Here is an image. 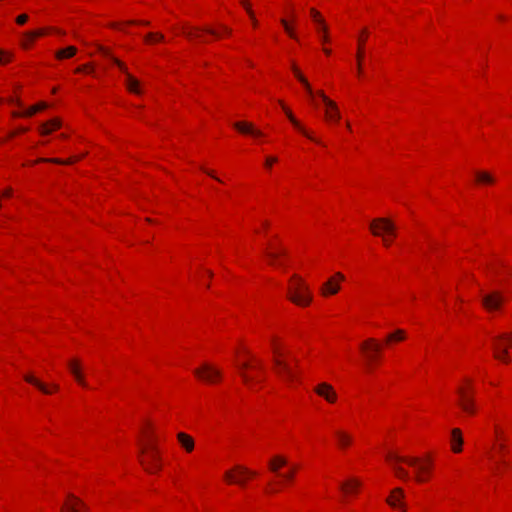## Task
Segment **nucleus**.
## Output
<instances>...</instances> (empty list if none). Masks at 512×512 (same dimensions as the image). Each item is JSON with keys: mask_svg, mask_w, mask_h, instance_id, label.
I'll use <instances>...</instances> for the list:
<instances>
[{"mask_svg": "<svg viewBox=\"0 0 512 512\" xmlns=\"http://www.w3.org/2000/svg\"><path fill=\"white\" fill-rule=\"evenodd\" d=\"M265 254L269 258L271 265L282 266L284 263L280 260V258L287 255V250L284 248H279L277 251H266Z\"/></svg>", "mask_w": 512, "mask_h": 512, "instance_id": "obj_22", "label": "nucleus"}, {"mask_svg": "<svg viewBox=\"0 0 512 512\" xmlns=\"http://www.w3.org/2000/svg\"><path fill=\"white\" fill-rule=\"evenodd\" d=\"M357 57H358V61L360 62V59L362 57V51L360 49L358 51ZM358 68L360 69V63L358 64Z\"/></svg>", "mask_w": 512, "mask_h": 512, "instance_id": "obj_50", "label": "nucleus"}, {"mask_svg": "<svg viewBox=\"0 0 512 512\" xmlns=\"http://www.w3.org/2000/svg\"><path fill=\"white\" fill-rule=\"evenodd\" d=\"M89 72V73H92L93 72V68L91 67L90 64H86V65H83V66H80L76 69V72L79 73V72Z\"/></svg>", "mask_w": 512, "mask_h": 512, "instance_id": "obj_44", "label": "nucleus"}, {"mask_svg": "<svg viewBox=\"0 0 512 512\" xmlns=\"http://www.w3.org/2000/svg\"><path fill=\"white\" fill-rule=\"evenodd\" d=\"M317 94L319 95V97H321V99L323 100L325 106H326V111H325V117L328 121H339L340 118H341V115H340V112H339V109L336 105V103L332 100H330L325 94L323 91H318Z\"/></svg>", "mask_w": 512, "mask_h": 512, "instance_id": "obj_11", "label": "nucleus"}, {"mask_svg": "<svg viewBox=\"0 0 512 512\" xmlns=\"http://www.w3.org/2000/svg\"><path fill=\"white\" fill-rule=\"evenodd\" d=\"M163 39H164V36L159 33H149L145 37L146 42L162 41Z\"/></svg>", "mask_w": 512, "mask_h": 512, "instance_id": "obj_39", "label": "nucleus"}, {"mask_svg": "<svg viewBox=\"0 0 512 512\" xmlns=\"http://www.w3.org/2000/svg\"><path fill=\"white\" fill-rule=\"evenodd\" d=\"M243 6L245 7V9L247 10V13L249 14V16L251 17V19L253 20V24L254 26L257 25V21L256 19L254 18V13L253 11L251 10L250 6L248 5L247 1L246 0H241Z\"/></svg>", "mask_w": 512, "mask_h": 512, "instance_id": "obj_40", "label": "nucleus"}, {"mask_svg": "<svg viewBox=\"0 0 512 512\" xmlns=\"http://www.w3.org/2000/svg\"><path fill=\"white\" fill-rule=\"evenodd\" d=\"M315 392L323 397L326 401L330 403H334L337 399L336 392L333 387L328 383H321L315 387Z\"/></svg>", "mask_w": 512, "mask_h": 512, "instance_id": "obj_18", "label": "nucleus"}, {"mask_svg": "<svg viewBox=\"0 0 512 512\" xmlns=\"http://www.w3.org/2000/svg\"><path fill=\"white\" fill-rule=\"evenodd\" d=\"M360 485H361V483L359 480L351 479V480H348V481L344 482L343 484H341V489L345 493L355 492L356 489L358 487H360Z\"/></svg>", "mask_w": 512, "mask_h": 512, "instance_id": "obj_32", "label": "nucleus"}, {"mask_svg": "<svg viewBox=\"0 0 512 512\" xmlns=\"http://www.w3.org/2000/svg\"><path fill=\"white\" fill-rule=\"evenodd\" d=\"M324 52H325V54L329 55V54L331 53V50H330V49L325 48V49H324Z\"/></svg>", "mask_w": 512, "mask_h": 512, "instance_id": "obj_55", "label": "nucleus"}, {"mask_svg": "<svg viewBox=\"0 0 512 512\" xmlns=\"http://www.w3.org/2000/svg\"><path fill=\"white\" fill-rule=\"evenodd\" d=\"M234 127L237 130H239L240 132L245 133V134H251L256 137L262 135L261 131L255 129L251 123L236 122V123H234Z\"/></svg>", "mask_w": 512, "mask_h": 512, "instance_id": "obj_24", "label": "nucleus"}, {"mask_svg": "<svg viewBox=\"0 0 512 512\" xmlns=\"http://www.w3.org/2000/svg\"><path fill=\"white\" fill-rule=\"evenodd\" d=\"M222 28H223V30H224V32H225V33H227V34H230V33H231V29H230V28H228V27H226V26H222Z\"/></svg>", "mask_w": 512, "mask_h": 512, "instance_id": "obj_51", "label": "nucleus"}, {"mask_svg": "<svg viewBox=\"0 0 512 512\" xmlns=\"http://www.w3.org/2000/svg\"><path fill=\"white\" fill-rule=\"evenodd\" d=\"M48 29L46 28H40L34 31H28L26 32V37L29 39H36L37 37H41L47 33Z\"/></svg>", "mask_w": 512, "mask_h": 512, "instance_id": "obj_37", "label": "nucleus"}, {"mask_svg": "<svg viewBox=\"0 0 512 512\" xmlns=\"http://www.w3.org/2000/svg\"><path fill=\"white\" fill-rule=\"evenodd\" d=\"M310 14L317 26V32L323 42L329 41L328 27L321 14L314 8L310 9Z\"/></svg>", "mask_w": 512, "mask_h": 512, "instance_id": "obj_13", "label": "nucleus"}, {"mask_svg": "<svg viewBox=\"0 0 512 512\" xmlns=\"http://www.w3.org/2000/svg\"><path fill=\"white\" fill-rule=\"evenodd\" d=\"M35 39H29L28 37H26V32L23 34V39L21 41V45L23 48L27 49L30 47V45L32 44V42L34 41Z\"/></svg>", "mask_w": 512, "mask_h": 512, "instance_id": "obj_41", "label": "nucleus"}, {"mask_svg": "<svg viewBox=\"0 0 512 512\" xmlns=\"http://www.w3.org/2000/svg\"><path fill=\"white\" fill-rule=\"evenodd\" d=\"M288 298L300 306H307L312 301L309 287L297 275L292 277V283L288 288Z\"/></svg>", "mask_w": 512, "mask_h": 512, "instance_id": "obj_2", "label": "nucleus"}, {"mask_svg": "<svg viewBox=\"0 0 512 512\" xmlns=\"http://www.w3.org/2000/svg\"><path fill=\"white\" fill-rule=\"evenodd\" d=\"M263 225H264L265 227H268V225H269V224H268V222H267V221H265V222L263 223Z\"/></svg>", "mask_w": 512, "mask_h": 512, "instance_id": "obj_57", "label": "nucleus"}, {"mask_svg": "<svg viewBox=\"0 0 512 512\" xmlns=\"http://www.w3.org/2000/svg\"><path fill=\"white\" fill-rule=\"evenodd\" d=\"M476 182L479 184H493L495 182L494 176L487 171H476L475 172Z\"/></svg>", "mask_w": 512, "mask_h": 512, "instance_id": "obj_28", "label": "nucleus"}, {"mask_svg": "<svg viewBox=\"0 0 512 512\" xmlns=\"http://www.w3.org/2000/svg\"><path fill=\"white\" fill-rule=\"evenodd\" d=\"M68 368L75 380L83 387H88V384L82 373L81 365L78 359H72L68 362Z\"/></svg>", "mask_w": 512, "mask_h": 512, "instance_id": "obj_20", "label": "nucleus"}, {"mask_svg": "<svg viewBox=\"0 0 512 512\" xmlns=\"http://www.w3.org/2000/svg\"><path fill=\"white\" fill-rule=\"evenodd\" d=\"M177 439L181 446L187 451L191 452L194 448V440L186 433L180 432L177 434Z\"/></svg>", "mask_w": 512, "mask_h": 512, "instance_id": "obj_26", "label": "nucleus"}, {"mask_svg": "<svg viewBox=\"0 0 512 512\" xmlns=\"http://www.w3.org/2000/svg\"><path fill=\"white\" fill-rule=\"evenodd\" d=\"M77 53V48L74 46H67L63 49L56 51L55 57L59 60L69 59Z\"/></svg>", "mask_w": 512, "mask_h": 512, "instance_id": "obj_29", "label": "nucleus"}, {"mask_svg": "<svg viewBox=\"0 0 512 512\" xmlns=\"http://www.w3.org/2000/svg\"><path fill=\"white\" fill-rule=\"evenodd\" d=\"M248 367H249V365H248L247 363H243V364L241 365V368H242V369H246V368H248Z\"/></svg>", "mask_w": 512, "mask_h": 512, "instance_id": "obj_54", "label": "nucleus"}, {"mask_svg": "<svg viewBox=\"0 0 512 512\" xmlns=\"http://www.w3.org/2000/svg\"><path fill=\"white\" fill-rule=\"evenodd\" d=\"M278 161L277 157L269 156L265 160V167L270 169L274 163Z\"/></svg>", "mask_w": 512, "mask_h": 512, "instance_id": "obj_42", "label": "nucleus"}, {"mask_svg": "<svg viewBox=\"0 0 512 512\" xmlns=\"http://www.w3.org/2000/svg\"><path fill=\"white\" fill-rule=\"evenodd\" d=\"M205 173H207L209 176L213 177L214 179L220 181L219 178H217L212 171L204 170Z\"/></svg>", "mask_w": 512, "mask_h": 512, "instance_id": "obj_49", "label": "nucleus"}, {"mask_svg": "<svg viewBox=\"0 0 512 512\" xmlns=\"http://www.w3.org/2000/svg\"><path fill=\"white\" fill-rule=\"evenodd\" d=\"M503 341H507L509 344H512V338L509 334H501L493 338L494 356L499 360L508 362V350L502 344Z\"/></svg>", "mask_w": 512, "mask_h": 512, "instance_id": "obj_10", "label": "nucleus"}, {"mask_svg": "<svg viewBox=\"0 0 512 512\" xmlns=\"http://www.w3.org/2000/svg\"><path fill=\"white\" fill-rule=\"evenodd\" d=\"M337 280L343 281L344 275L340 272H337L332 278H330L323 284L321 291L324 296L334 295L338 293V291L340 290V285L337 282Z\"/></svg>", "mask_w": 512, "mask_h": 512, "instance_id": "obj_14", "label": "nucleus"}, {"mask_svg": "<svg viewBox=\"0 0 512 512\" xmlns=\"http://www.w3.org/2000/svg\"><path fill=\"white\" fill-rule=\"evenodd\" d=\"M346 128H348V129H350V128H351V126H350V123H349V122H347V123H346Z\"/></svg>", "mask_w": 512, "mask_h": 512, "instance_id": "obj_56", "label": "nucleus"}, {"mask_svg": "<svg viewBox=\"0 0 512 512\" xmlns=\"http://www.w3.org/2000/svg\"><path fill=\"white\" fill-rule=\"evenodd\" d=\"M27 130H28L27 128L21 127V128L18 129L17 132H21L22 133V132H26Z\"/></svg>", "mask_w": 512, "mask_h": 512, "instance_id": "obj_52", "label": "nucleus"}, {"mask_svg": "<svg viewBox=\"0 0 512 512\" xmlns=\"http://www.w3.org/2000/svg\"><path fill=\"white\" fill-rule=\"evenodd\" d=\"M386 460L393 469L395 475L403 480L409 479V473L406 469L401 467L399 463L404 462L415 469V479L417 482H424L432 468V462L427 460H421L418 457H403L397 453L389 452L386 455Z\"/></svg>", "mask_w": 512, "mask_h": 512, "instance_id": "obj_1", "label": "nucleus"}, {"mask_svg": "<svg viewBox=\"0 0 512 512\" xmlns=\"http://www.w3.org/2000/svg\"><path fill=\"white\" fill-rule=\"evenodd\" d=\"M370 228L375 236L381 235L382 232L389 236H395V225L387 218H378L373 220Z\"/></svg>", "mask_w": 512, "mask_h": 512, "instance_id": "obj_9", "label": "nucleus"}, {"mask_svg": "<svg viewBox=\"0 0 512 512\" xmlns=\"http://www.w3.org/2000/svg\"><path fill=\"white\" fill-rule=\"evenodd\" d=\"M274 354L275 357L273 359V363L277 375H279L286 381H293L296 378V372L293 370V368L287 361L281 358L283 356V353H281L279 349L275 347Z\"/></svg>", "mask_w": 512, "mask_h": 512, "instance_id": "obj_5", "label": "nucleus"}, {"mask_svg": "<svg viewBox=\"0 0 512 512\" xmlns=\"http://www.w3.org/2000/svg\"><path fill=\"white\" fill-rule=\"evenodd\" d=\"M294 473H295V468H291L289 472L283 474L282 476L286 479V480H291L293 477H294Z\"/></svg>", "mask_w": 512, "mask_h": 512, "instance_id": "obj_45", "label": "nucleus"}, {"mask_svg": "<svg viewBox=\"0 0 512 512\" xmlns=\"http://www.w3.org/2000/svg\"><path fill=\"white\" fill-rule=\"evenodd\" d=\"M459 395V405L467 413L473 414L475 412L474 402L472 397L462 387L457 390Z\"/></svg>", "mask_w": 512, "mask_h": 512, "instance_id": "obj_17", "label": "nucleus"}, {"mask_svg": "<svg viewBox=\"0 0 512 512\" xmlns=\"http://www.w3.org/2000/svg\"><path fill=\"white\" fill-rule=\"evenodd\" d=\"M86 505L77 497L72 494L68 495L67 501L61 508L62 512H85Z\"/></svg>", "mask_w": 512, "mask_h": 512, "instance_id": "obj_15", "label": "nucleus"}, {"mask_svg": "<svg viewBox=\"0 0 512 512\" xmlns=\"http://www.w3.org/2000/svg\"><path fill=\"white\" fill-rule=\"evenodd\" d=\"M29 19V16L27 14H21L16 18V23L18 25H24Z\"/></svg>", "mask_w": 512, "mask_h": 512, "instance_id": "obj_43", "label": "nucleus"}, {"mask_svg": "<svg viewBox=\"0 0 512 512\" xmlns=\"http://www.w3.org/2000/svg\"><path fill=\"white\" fill-rule=\"evenodd\" d=\"M504 302V295L497 290L485 293L481 297L482 306L490 313L500 311Z\"/></svg>", "mask_w": 512, "mask_h": 512, "instance_id": "obj_6", "label": "nucleus"}, {"mask_svg": "<svg viewBox=\"0 0 512 512\" xmlns=\"http://www.w3.org/2000/svg\"><path fill=\"white\" fill-rule=\"evenodd\" d=\"M98 51L100 53H102L103 56L109 58L114 64H116L119 69L125 74L126 76V86H127V89L132 92V93H135V94H140L141 93V90L139 88V81L137 79H135L127 70V67L125 66V64L123 62H121L120 60H118L117 58L113 57L110 53V51L99 45L98 46Z\"/></svg>", "mask_w": 512, "mask_h": 512, "instance_id": "obj_4", "label": "nucleus"}, {"mask_svg": "<svg viewBox=\"0 0 512 512\" xmlns=\"http://www.w3.org/2000/svg\"><path fill=\"white\" fill-rule=\"evenodd\" d=\"M46 107H47L46 103L42 102V103L32 106L31 108L26 110L24 113H14L13 115L16 117H19V116H28L29 117V116L34 115L36 112L45 109Z\"/></svg>", "mask_w": 512, "mask_h": 512, "instance_id": "obj_33", "label": "nucleus"}, {"mask_svg": "<svg viewBox=\"0 0 512 512\" xmlns=\"http://www.w3.org/2000/svg\"><path fill=\"white\" fill-rule=\"evenodd\" d=\"M194 374L202 381L207 383H215L217 382L221 376L222 373L219 369L213 367L212 365L208 363L202 364L201 367L196 368L194 370Z\"/></svg>", "mask_w": 512, "mask_h": 512, "instance_id": "obj_7", "label": "nucleus"}, {"mask_svg": "<svg viewBox=\"0 0 512 512\" xmlns=\"http://www.w3.org/2000/svg\"><path fill=\"white\" fill-rule=\"evenodd\" d=\"M53 388H54V390H57L58 389V385H54Z\"/></svg>", "mask_w": 512, "mask_h": 512, "instance_id": "obj_58", "label": "nucleus"}, {"mask_svg": "<svg viewBox=\"0 0 512 512\" xmlns=\"http://www.w3.org/2000/svg\"><path fill=\"white\" fill-rule=\"evenodd\" d=\"M8 60H9V55H7L3 51H0V64L6 62Z\"/></svg>", "mask_w": 512, "mask_h": 512, "instance_id": "obj_46", "label": "nucleus"}, {"mask_svg": "<svg viewBox=\"0 0 512 512\" xmlns=\"http://www.w3.org/2000/svg\"><path fill=\"white\" fill-rule=\"evenodd\" d=\"M292 70H293V73L295 75V77L301 82V84L304 86L305 90L307 91V93L309 94V96L311 98H313L314 96V92L312 90V87L311 85L309 84V82L307 81V79L302 75V73L300 72V70L298 69V67L293 63L292 64Z\"/></svg>", "mask_w": 512, "mask_h": 512, "instance_id": "obj_25", "label": "nucleus"}, {"mask_svg": "<svg viewBox=\"0 0 512 512\" xmlns=\"http://www.w3.org/2000/svg\"><path fill=\"white\" fill-rule=\"evenodd\" d=\"M24 378H25V380H26L28 383H30V384H32V385H34V386H36V387H37L39 390H41L43 393H45V394H49V393H51V391H50V390H49V389H48V388H47L43 383H41L39 380H37V379H36L35 377H33L32 375H26Z\"/></svg>", "mask_w": 512, "mask_h": 512, "instance_id": "obj_34", "label": "nucleus"}, {"mask_svg": "<svg viewBox=\"0 0 512 512\" xmlns=\"http://www.w3.org/2000/svg\"><path fill=\"white\" fill-rule=\"evenodd\" d=\"M182 33L189 40L201 39L203 33H207V34L214 35V36L218 35V33L214 29L209 28V27L185 26L182 28Z\"/></svg>", "mask_w": 512, "mask_h": 512, "instance_id": "obj_12", "label": "nucleus"}, {"mask_svg": "<svg viewBox=\"0 0 512 512\" xmlns=\"http://www.w3.org/2000/svg\"><path fill=\"white\" fill-rule=\"evenodd\" d=\"M12 195V190L9 188V189H6L4 192H3V196L4 197H9Z\"/></svg>", "mask_w": 512, "mask_h": 512, "instance_id": "obj_48", "label": "nucleus"}, {"mask_svg": "<svg viewBox=\"0 0 512 512\" xmlns=\"http://www.w3.org/2000/svg\"><path fill=\"white\" fill-rule=\"evenodd\" d=\"M61 122L59 119H52L41 125L40 132L43 135L51 133L53 130L60 128Z\"/></svg>", "mask_w": 512, "mask_h": 512, "instance_id": "obj_30", "label": "nucleus"}, {"mask_svg": "<svg viewBox=\"0 0 512 512\" xmlns=\"http://www.w3.org/2000/svg\"><path fill=\"white\" fill-rule=\"evenodd\" d=\"M139 460L148 473H156L161 469V455L154 445L143 447L140 451Z\"/></svg>", "mask_w": 512, "mask_h": 512, "instance_id": "obj_3", "label": "nucleus"}, {"mask_svg": "<svg viewBox=\"0 0 512 512\" xmlns=\"http://www.w3.org/2000/svg\"><path fill=\"white\" fill-rule=\"evenodd\" d=\"M241 376H242V378H243L245 383H249L250 382L251 378L246 373L242 372Z\"/></svg>", "mask_w": 512, "mask_h": 512, "instance_id": "obj_47", "label": "nucleus"}, {"mask_svg": "<svg viewBox=\"0 0 512 512\" xmlns=\"http://www.w3.org/2000/svg\"><path fill=\"white\" fill-rule=\"evenodd\" d=\"M463 438L460 429L455 428L451 431V448L453 452L459 453L462 450Z\"/></svg>", "mask_w": 512, "mask_h": 512, "instance_id": "obj_23", "label": "nucleus"}, {"mask_svg": "<svg viewBox=\"0 0 512 512\" xmlns=\"http://www.w3.org/2000/svg\"><path fill=\"white\" fill-rule=\"evenodd\" d=\"M282 26L284 27V30L285 32L293 39L297 40V35L296 33L294 32V29L293 27L291 26V24L286 20V19H281L280 20Z\"/></svg>", "mask_w": 512, "mask_h": 512, "instance_id": "obj_35", "label": "nucleus"}, {"mask_svg": "<svg viewBox=\"0 0 512 512\" xmlns=\"http://www.w3.org/2000/svg\"><path fill=\"white\" fill-rule=\"evenodd\" d=\"M280 105L282 106V108L284 109L287 117L289 118V120L291 121V123L293 124V126L295 128H297L303 135H305L308 139L318 143V144H321L322 145V142L316 138H314L304 127H302V125L300 124V122L294 117V115L292 114V112L285 107V105L283 104L282 101H279Z\"/></svg>", "mask_w": 512, "mask_h": 512, "instance_id": "obj_21", "label": "nucleus"}, {"mask_svg": "<svg viewBox=\"0 0 512 512\" xmlns=\"http://www.w3.org/2000/svg\"><path fill=\"white\" fill-rule=\"evenodd\" d=\"M383 241H384V243H385L386 245H389V243H390V239H388V238H384V239H383Z\"/></svg>", "mask_w": 512, "mask_h": 512, "instance_id": "obj_53", "label": "nucleus"}, {"mask_svg": "<svg viewBox=\"0 0 512 512\" xmlns=\"http://www.w3.org/2000/svg\"><path fill=\"white\" fill-rule=\"evenodd\" d=\"M335 435H336V438H337L338 445L341 448L347 447L352 442V437L348 433H346L344 431H336Z\"/></svg>", "mask_w": 512, "mask_h": 512, "instance_id": "obj_31", "label": "nucleus"}, {"mask_svg": "<svg viewBox=\"0 0 512 512\" xmlns=\"http://www.w3.org/2000/svg\"><path fill=\"white\" fill-rule=\"evenodd\" d=\"M405 338V332L401 329L396 330L395 332L389 334L387 336V342L390 341H401Z\"/></svg>", "mask_w": 512, "mask_h": 512, "instance_id": "obj_36", "label": "nucleus"}, {"mask_svg": "<svg viewBox=\"0 0 512 512\" xmlns=\"http://www.w3.org/2000/svg\"><path fill=\"white\" fill-rule=\"evenodd\" d=\"M286 465L287 459L281 455H276L269 461V469L274 473H278L280 467Z\"/></svg>", "mask_w": 512, "mask_h": 512, "instance_id": "obj_27", "label": "nucleus"}, {"mask_svg": "<svg viewBox=\"0 0 512 512\" xmlns=\"http://www.w3.org/2000/svg\"><path fill=\"white\" fill-rule=\"evenodd\" d=\"M74 161H76V158H70L66 161H63L61 159H58V158H53V159H39L38 162H52V163H57V164H70V163H73Z\"/></svg>", "mask_w": 512, "mask_h": 512, "instance_id": "obj_38", "label": "nucleus"}, {"mask_svg": "<svg viewBox=\"0 0 512 512\" xmlns=\"http://www.w3.org/2000/svg\"><path fill=\"white\" fill-rule=\"evenodd\" d=\"M361 348L366 352V356L369 362H373L376 359V355L381 350V346L374 339L366 340L361 345Z\"/></svg>", "mask_w": 512, "mask_h": 512, "instance_id": "obj_19", "label": "nucleus"}, {"mask_svg": "<svg viewBox=\"0 0 512 512\" xmlns=\"http://www.w3.org/2000/svg\"><path fill=\"white\" fill-rule=\"evenodd\" d=\"M404 497V491L401 488H395L394 490H392L390 496L387 498V503L391 507L398 508L401 510V512H405L406 507L403 503Z\"/></svg>", "mask_w": 512, "mask_h": 512, "instance_id": "obj_16", "label": "nucleus"}, {"mask_svg": "<svg viewBox=\"0 0 512 512\" xmlns=\"http://www.w3.org/2000/svg\"><path fill=\"white\" fill-rule=\"evenodd\" d=\"M256 472L249 470L243 466H236L233 470L226 471L225 480L229 483H235L243 486L248 476H254Z\"/></svg>", "mask_w": 512, "mask_h": 512, "instance_id": "obj_8", "label": "nucleus"}]
</instances>
